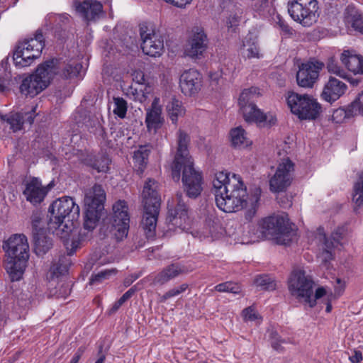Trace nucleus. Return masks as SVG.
<instances>
[{"instance_id": "nucleus-11", "label": "nucleus", "mask_w": 363, "mask_h": 363, "mask_svg": "<svg viewBox=\"0 0 363 363\" xmlns=\"http://www.w3.org/2000/svg\"><path fill=\"white\" fill-rule=\"evenodd\" d=\"M259 94V89L256 87L245 89L240 94L238 103L243 118L247 123H256L267 122L269 118V124L273 125L277 121L276 118L272 115L267 116L255 104V99L258 97Z\"/></svg>"}, {"instance_id": "nucleus-62", "label": "nucleus", "mask_w": 363, "mask_h": 363, "mask_svg": "<svg viewBox=\"0 0 363 363\" xmlns=\"http://www.w3.org/2000/svg\"><path fill=\"white\" fill-rule=\"evenodd\" d=\"M279 26L284 31L287 32L289 30V26L281 20H279Z\"/></svg>"}, {"instance_id": "nucleus-36", "label": "nucleus", "mask_w": 363, "mask_h": 363, "mask_svg": "<svg viewBox=\"0 0 363 363\" xmlns=\"http://www.w3.org/2000/svg\"><path fill=\"white\" fill-rule=\"evenodd\" d=\"M230 135L231 144L235 148H244L251 144L245 130L241 127L232 129Z\"/></svg>"}, {"instance_id": "nucleus-22", "label": "nucleus", "mask_w": 363, "mask_h": 363, "mask_svg": "<svg viewBox=\"0 0 363 363\" xmlns=\"http://www.w3.org/2000/svg\"><path fill=\"white\" fill-rule=\"evenodd\" d=\"M347 86L340 79L330 77L325 84L321 97L327 102H334L339 99L347 91Z\"/></svg>"}, {"instance_id": "nucleus-27", "label": "nucleus", "mask_w": 363, "mask_h": 363, "mask_svg": "<svg viewBox=\"0 0 363 363\" xmlns=\"http://www.w3.org/2000/svg\"><path fill=\"white\" fill-rule=\"evenodd\" d=\"M36 107H33L32 109L27 112H18L11 113L5 116L4 120L10 125V128L13 131H18L23 128L25 123L30 125L36 116Z\"/></svg>"}, {"instance_id": "nucleus-56", "label": "nucleus", "mask_w": 363, "mask_h": 363, "mask_svg": "<svg viewBox=\"0 0 363 363\" xmlns=\"http://www.w3.org/2000/svg\"><path fill=\"white\" fill-rule=\"evenodd\" d=\"M84 350V347H79L69 363H78Z\"/></svg>"}, {"instance_id": "nucleus-33", "label": "nucleus", "mask_w": 363, "mask_h": 363, "mask_svg": "<svg viewBox=\"0 0 363 363\" xmlns=\"http://www.w3.org/2000/svg\"><path fill=\"white\" fill-rule=\"evenodd\" d=\"M345 18L347 23L355 30L363 34V15L356 7L352 5L347 6L345 12Z\"/></svg>"}, {"instance_id": "nucleus-14", "label": "nucleus", "mask_w": 363, "mask_h": 363, "mask_svg": "<svg viewBox=\"0 0 363 363\" xmlns=\"http://www.w3.org/2000/svg\"><path fill=\"white\" fill-rule=\"evenodd\" d=\"M130 223L128 206L124 200H118L113 205L112 234L118 241L128 235Z\"/></svg>"}, {"instance_id": "nucleus-44", "label": "nucleus", "mask_w": 363, "mask_h": 363, "mask_svg": "<svg viewBox=\"0 0 363 363\" xmlns=\"http://www.w3.org/2000/svg\"><path fill=\"white\" fill-rule=\"evenodd\" d=\"M354 116L353 113L351 112L350 106L345 109L344 108H339L334 110L332 114V121L336 123H343L345 119Z\"/></svg>"}, {"instance_id": "nucleus-40", "label": "nucleus", "mask_w": 363, "mask_h": 363, "mask_svg": "<svg viewBox=\"0 0 363 363\" xmlns=\"http://www.w3.org/2000/svg\"><path fill=\"white\" fill-rule=\"evenodd\" d=\"M336 283H337V285L335 286V294H333L331 291H327V294L323 296V297H325V296L326 297L325 298V304H326L325 311L328 313H330L332 311V304H331L332 300L333 298H335L336 296H340L342 294V293L343 292L344 289H345L344 283L342 281V280L340 279L337 278L336 279Z\"/></svg>"}, {"instance_id": "nucleus-20", "label": "nucleus", "mask_w": 363, "mask_h": 363, "mask_svg": "<svg viewBox=\"0 0 363 363\" xmlns=\"http://www.w3.org/2000/svg\"><path fill=\"white\" fill-rule=\"evenodd\" d=\"M182 91L188 96L199 92L202 85V77L196 69H189L184 71L179 79Z\"/></svg>"}, {"instance_id": "nucleus-5", "label": "nucleus", "mask_w": 363, "mask_h": 363, "mask_svg": "<svg viewBox=\"0 0 363 363\" xmlns=\"http://www.w3.org/2000/svg\"><path fill=\"white\" fill-rule=\"evenodd\" d=\"M3 248L7 255L6 269L11 281H19L24 273L29 259V245L23 234L11 236L4 242Z\"/></svg>"}, {"instance_id": "nucleus-28", "label": "nucleus", "mask_w": 363, "mask_h": 363, "mask_svg": "<svg viewBox=\"0 0 363 363\" xmlns=\"http://www.w3.org/2000/svg\"><path fill=\"white\" fill-rule=\"evenodd\" d=\"M102 4L96 1L85 0L77 6V11L88 22L96 21L102 13Z\"/></svg>"}, {"instance_id": "nucleus-32", "label": "nucleus", "mask_w": 363, "mask_h": 363, "mask_svg": "<svg viewBox=\"0 0 363 363\" xmlns=\"http://www.w3.org/2000/svg\"><path fill=\"white\" fill-rule=\"evenodd\" d=\"M242 55L247 59L262 57V54L260 52V48L258 43L255 38L251 35H247L242 41L241 48Z\"/></svg>"}, {"instance_id": "nucleus-59", "label": "nucleus", "mask_w": 363, "mask_h": 363, "mask_svg": "<svg viewBox=\"0 0 363 363\" xmlns=\"http://www.w3.org/2000/svg\"><path fill=\"white\" fill-rule=\"evenodd\" d=\"M350 359L352 363H359L362 359V352L359 351L355 350L354 354L350 357Z\"/></svg>"}, {"instance_id": "nucleus-53", "label": "nucleus", "mask_w": 363, "mask_h": 363, "mask_svg": "<svg viewBox=\"0 0 363 363\" xmlns=\"http://www.w3.org/2000/svg\"><path fill=\"white\" fill-rule=\"evenodd\" d=\"M242 315L245 321H254L258 318V314L252 307L244 309L242 311Z\"/></svg>"}, {"instance_id": "nucleus-8", "label": "nucleus", "mask_w": 363, "mask_h": 363, "mask_svg": "<svg viewBox=\"0 0 363 363\" xmlns=\"http://www.w3.org/2000/svg\"><path fill=\"white\" fill-rule=\"evenodd\" d=\"M45 46V38L41 30H38L33 38L25 39L19 43L13 52V61L20 67L30 65L38 58Z\"/></svg>"}, {"instance_id": "nucleus-12", "label": "nucleus", "mask_w": 363, "mask_h": 363, "mask_svg": "<svg viewBox=\"0 0 363 363\" xmlns=\"http://www.w3.org/2000/svg\"><path fill=\"white\" fill-rule=\"evenodd\" d=\"M316 0H289L288 12L290 16L303 26H311L318 18Z\"/></svg>"}, {"instance_id": "nucleus-1", "label": "nucleus", "mask_w": 363, "mask_h": 363, "mask_svg": "<svg viewBox=\"0 0 363 363\" xmlns=\"http://www.w3.org/2000/svg\"><path fill=\"white\" fill-rule=\"evenodd\" d=\"M213 193L216 206L225 213L237 212L250 204V208L245 213L250 221L256 213V206L259 201L261 189L257 188L248 197L246 186L240 175L225 172L215 174L213 180Z\"/></svg>"}, {"instance_id": "nucleus-47", "label": "nucleus", "mask_w": 363, "mask_h": 363, "mask_svg": "<svg viewBox=\"0 0 363 363\" xmlns=\"http://www.w3.org/2000/svg\"><path fill=\"white\" fill-rule=\"evenodd\" d=\"M114 108L113 112L121 118H124L127 112V103L120 97L114 98Z\"/></svg>"}, {"instance_id": "nucleus-41", "label": "nucleus", "mask_w": 363, "mask_h": 363, "mask_svg": "<svg viewBox=\"0 0 363 363\" xmlns=\"http://www.w3.org/2000/svg\"><path fill=\"white\" fill-rule=\"evenodd\" d=\"M46 23L50 26L62 28L68 23L69 16L68 14L49 13L45 18Z\"/></svg>"}, {"instance_id": "nucleus-29", "label": "nucleus", "mask_w": 363, "mask_h": 363, "mask_svg": "<svg viewBox=\"0 0 363 363\" xmlns=\"http://www.w3.org/2000/svg\"><path fill=\"white\" fill-rule=\"evenodd\" d=\"M144 208V213L142 220V227L147 238H153L155 235V229L160 207Z\"/></svg>"}, {"instance_id": "nucleus-16", "label": "nucleus", "mask_w": 363, "mask_h": 363, "mask_svg": "<svg viewBox=\"0 0 363 363\" xmlns=\"http://www.w3.org/2000/svg\"><path fill=\"white\" fill-rule=\"evenodd\" d=\"M294 164L289 158L284 159L277 166L269 179V189L272 192H281L289 187L293 180Z\"/></svg>"}, {"instance_id": "nucleus-55", "label": "nucleus", "mask_w": 363, "mask_h": 363, "mask_svg": "<svg viewBox=\"0 0 363 363\" xmlns=\"http://www.w3.org/2000/svg\"><path fill=\"white\" fill-rule=\"evenodd\" d=\"M270 338L272 340V346L276 350H279L281 344L284 342V341L281 339L279 334L276 331H272L270 333Z\"/></svg>"}, {"instance_id": "nucleus-21", "label": "nucleus", "mask_w": 363, "mask_h": 363, "mask_svg": "<svg viewBox=\"0 0 363 363\" xmlns=\"http://www.w3.org/2000/svg\"><path fill=\"white\" fill-rule=\"evenodd\" d=\"M177 206L174 210L169 211L167 220L173 226L184 229L189 220L188 208L181 194L177 195Z\"/></svg>"}, {"instance_id": "nucleus-7", "label": "nucleus", "mask_w": 363, "mask_h": 363, "mask_svg": "<svg viewBox=\"0 0 363 363\" xmlns=\"http://www.w3.org/2000/svg\"><path fill=\"white\" fill-rule=\"evenodd\" d=\"M259 225L264 236H269L279 245H289L296 235L288 215L284 213L263 218Z\"/></svg>"}, {"instance_id": "nucleus-43", "label": "nucleus", "mask_w": 363, "mask_h": 363, "mask_svg": "<svg viewBox=\"0 0 363 363\" xmlns=\"http://www.w3.org/2000/svg\"><path fill=\"white\" fill-rule=\"evenodd\" d=\"M82 65L79 62H73L67 65L62 70V76L66 78H73L80 76Z\"/></svg>"}, {"instance_id": "nucleus-52", "label": "nucleus", "mask_w": 363, "mask_h": 363, "mask_svg": "<svg viewBox=\"0 0 363 363\" xmlns=\"http://www.w3.org/2000/svg\"><path fill=\"white\" fill-rule=\"evenodd\" d=\"M188 285L186 284H183L179 287L172 289L166 292L162 297V301H166L172 297L176 296L185 291L187 289Z\"/></svg>"}, {"instance_id": "nucleus-2", "label": "nucleus", "mask_w": 363, "mask_h": 363, "mask_svg": "<svg viewBox=\"0 0 363 363\" xmlns=\"http://www.w3.org/2000/svg\"><path fill=\"white\" fill-rule=\"evenodd\" d=\"M189 141L186 133L178 132L177 152L171 166L172 176L175 181L182 179L184 191L189 198L196 199L203 191V176L194 168L188 149Z\"/></svg>"}, {"instance_id": "nucleus-49", "label": "nucleus", "mask_w": 363, "mask_h": 363, "mask_svg": "<svg viewBox=\"0 0 363 363\" xmlns=\"http://www.w3.org/2000/svg\"><path fill=\"white\" fill-rule=\"evenodd\" d=\"M215 289L219 292H229L232 294H238L240 292V286L232 281L219 284L215 286Z\"/></svg>"}, {"instance_id": "nucleus-46", "label": "nucleus", "mask_w": 363, "mask_h": 363, "mask_svg": "<svg viewBox=\"0 0 363 363\" xmlns=\"http://www.w3.org/2000/svg\"><path fill=\"white\" fill-rule=\"evenodd\" d=\"M255 284L265 290L272 291L276 288V283L267 274L258 276L255 279Z\"/></svg>"}, {"instance_id": "nucleus-60", "label": "nucleus", "mask_w": 363, "mask_h": 363, "mask_svg": "<svg viewBox=\"0 0 363 363\" xmlns=\"http://www.w3.org/2000/svg\"><path fill=\"white\" fill-rule=\"evenodd\" d=\"M122 306V303L119 302V301H116L114 302V303L112 305L111 308L108 310V313L113 314L115 313L119 308Z\"/></svg>"}, {"instance_id": "nucleus-38", "label": "nucleus", "mask_w": 363, "mask_h": 363, "mask_svg": "<svg viewBox=\"0 0 363 363\" xmlns=\"http://www.w3.org/2000/svg\"><path fill=\"white\" fill-rule=\"evenodd\" d=\"M67 255L60 256L58 261L57 262H54L51 266L50 271L54 276L59 277L67 272L71 264V260L69 257L72 255L69 254V251L67 250Z\"/></svg>"}, {"instance_id": "nucleus-9", "label": "nucleus", "mask_w": 363, "mask_h": 363, "mask_svg": "<svg viewBox=\"0 0 363 363\" xmlns=\"http://www.w3.org/2000/svg\"><path fill=\"white\" fill-rule=\"evenodd\" d=\"M286 101L291 112L300 120H315L322 111L321 105L308 94L289 92Z\"/></svg>"}, {"instance_id": "nucleus-64", "label": "nucleus", "mask_w": 363, "mask_h": 363, "mask_svg": "<svg viewBox=\"0 0 363 363\" xmlns=\"http://www.w3.org/2000/svg\"><path fill=\"white\" fill-rule=\"evenodd\" d=\"M38 223V220L37 218H34V219H33V227H35V228H36V226H37V223ZM35 230L36 231H38V230H37V229H35Z\"/></svg>"}, {"instance_id": "nucleus-6", "label": "nucleus", "mask_w": 363, "mask_h": 363, "mask_svg": "<svg viewBox=\"0 0 363 363\" xmlns=\"http://www.w3.org/2000/svg\"><path fill=\"white\" fill-rule=\"evenodd\" d=\"M313 286L312 277L301 268L294 269L288 280L291 294L310 308L315 307L317 300L327 294V289L324 286L318 287L313 294Z\"/></svg>"}, {"instance_id": "nucleus-25", "label": "nucleus", "mask_w": 363, "mask_h": 363, "mask_svg": "<svg viewBox=\"0 0 363 363\" xmlns=\"http://www.w3.org/2000/svg\"><path fill=\"white\" fill-rule=\"evenodd\" d=\"M159 101L160 99L155 98L152 102L151 107L146 112L145 123L150 133H155L164 123V118L162 116V107Z\"/></svg>"}, {"instance_id": "nucleus-48", "label": "nucleus", "mask_w": 363, "mask_h": 363, "mask_svg": "<svg viewBox=\"0 0 363 363\" xmlns=\"http://www.w3.org/2000/svg\"><path fill=\"white\" fill-rule=\"evenodd\" d=\"M116 271L115 269H106L99 272L97 274H92L89 279L90 285H96L101 283L104 280L108 279L111 274H115Z\"/></svg>"}, {"instance_id": "nucleus-37", "label": "nucleus", "mask_w": 363, "mask_h": 363, "mask_svg": "<svg viewBox=\"0 0 363 363\" xmlns=\"http://www.w3.org/2000/svg\"><path fill=\"white\" fill-rule=\"evenodd\" d=\"M167 110L169 118L174 124H177L178 118L183 116L185 113V109L182 106V103L174 98L172 99L167 105Z\"/></svg>"}, {"instance_id": "nucleus-42", "label": "nucleus", "mask_w": 363, "mask_h": 363, "mask_svg": "<svg viewBox=\"0 0 363 363\" xmlns=\"http://www.w3.org/2000/svg\"><path fill=\"white\" fill-rule=\"evenodd\" d=\"M242 11L240 9H237L233 11H231L229 16L226 18V26L228 30L235 31L237 27L239 26L241 20Z\"/></svg>"}, {"instance_id": "nucleus-63", "label": "nucleus", "mask_w": 363, "mask_h": 363, "mask_svg": "<svg viewBox=\"0 0 363 363\" xmlns=\"http://www.w3.org/2000/svg\"><path fill=\"white\" fill-rule=\"evenodd\" d=\"M105 359V355H101L95 363H104Z\"/></svg>"}, {"instance_id": "nucleus-58", "label": "nucleus", "mask_w": 363, "mask_h": 363, "mask_svg": "<svg viewBox=\"0 0 363 363\" xmlns=\"http://www.w3.org/2000/svg\"><path fill=\"white\" fill-rule=\"evenodd\" d=\"M135 293V289L130 288L128 289L123 296L118 299L119 302L122 303V305L127 301Z\"/></svg>"}, {"instance_id": "nucleus-54", "label": "nucleus", "mask_w": 363, "mask_h": 363, "mask_svg": "<svg viewBox=\"0 0 363 363\" xmlns=\"http://www.w3.org/2000/svg\"><path fill=\"white\" fill-rule=\"evenodd\" d=\"M133 79L138 86H148L144 73L140 70H135L133 73Z\"/></svg>"}, {"instance_id": "nucleus-57", "label": "nucleus", "mask_w": 363, "mask_h": 363, "mask_svg": "<svg viewBox=\"0 0 363 363\" xmlns=\"http://www.w3.org/2000/svg\"><path fill=\"white\" fill-rule=\"evenodd\" d=\"M166 2L172 4L177 7H184L189 4L192 0H164Z\"/></svg>"}, {"instance_id": "nucleus-24", "label": "nucleus", "mask_w": 363, "mask_h": 363, "mask_svg": "<svg viewBox=\"0 0 363 363\" xmlns=\"http://www.w3.org/2000/svg\"><path fill=\"white\" fill-rule=\"evenodd\" d=\"M159 184L155 180L148 179L142 192L143 207H160L161 198L158 192Z\"/></svg>"}, {"instance_id": "nucleus-50", "label": "nucleus", "mask_w": 363, "mask_h": 363, "mask_svg": "<svg viewBox=\"0 0 363 363\" xmlns=\"http://www.w3.org/2000/svg\"><path fill=\"white\" fill-rule=\"evenodd\" d=\"M328 72L334 74L341 78L347 79L348 74L347 72L341 67L338 63L333 60H330L327 65Z\"/></svg>"}, {"instance_id": "nucleus-31", "label": "nucleus", "mask_w": 363, "mask_h": 363, "mask_svg": "<svg viewBox=\"0 0 363 363\" xmlns=\"http://www.w3.org/2000/svg\"><path fill=\"white\" fill-rule=\"evenodd\" d=\"M111 160L108 155L104 152H99L96 155H90L86 159V163L98 172L106 173L110 169Z\"/></svg>"}, {"instance_id": "nucleus-34", "label": "nucleus", "mask_w": 363, "mask_h": 363, "mask_svg": "<svg viewBox=\"0 0 363 363\" xmlns=\"http://www.w3.org/2000/svg\"><path fill=\"white\" fill-rule=\"evenodd\" d=\"M34 251L38 256L45 255L52 246V240L45 235L43 230L33 233Z\"/></svg>"}, {"instance_id": "nucleus-17", "label": "nucleus", "mask_w": 363, "mask_h": 363, "mask_svg": "<svg viewBox=\"0 0 363 363\" xmlns=\"http://www.w3.org/2000/svg\"><path fill=\"white\" fill-rule=\"evenodd\" d=\"M208 39L201 27H194L189 37L184 54L193 60H200L204 57L208 48Z\"/></svg>"}, {"instance_id": "nucleus-3", "label": "nucleus", "mask_w": 363, "mask_h": 363, "mask_svg": "<svg viewBox=\"0 0 363 363\" xmlns=\"http://www.w3.org/2000/svg\"><path fill=\"white\" fill-rule=\"evenodd\" d=\"M106 200V194L99 184H94L87 191L84 197L86 207L83 227L77 231V237L73 235L69 242L66 238L67 250L69 255H73L80 247L84 241L91 237L92 231L95 229L101 217V211L104 208V202Z\"/></svg>"}, {"instance_id": "nucleus-23", "label": "nucleus", "mask_w": 363, "mask_h": 363, "mask_svg": "<svg viewBox=\"0 0 363 363\" xmlns=\"http://www.w3.org/2000/svg\"><path fill=\"white\" fill-rule=\"evenodd\" d=\"M88 122L89 124H86V126H87L89 128V127L91 128V130H89V131L94 133L96 135L101 136L103 140L106 142L107 145L110 147H113L116 145L115 143L118 141V140L124 136L123 130L122 128L114 125L111 128L110 134V136L113 138V140L108 139L104 128L101 125L96 118H89Z\"/></svg>"}, {"instance_id": "nucleus-30", "label": "nucleus", "mask_w": 363, "mask_h": 363, "mask_svg": "<svg viewBox=\"0 0 363 363\" xmlns=\"http://www.w3.org/2000/svg\"><path fill=\"white\" fill-rule=\"evenodd\" d=\"M341 62L354 74H363V56L350 50H345L340 57Z\"/></svg>"}, {"instance_id": "nucleus-61", "label": "nucleus", "mask_w": 363, "mask_h": 363, "mask_svg": "<svg viewBox=\"0 0 363 363\" xmlns=\"http://www.w3.org/2000/svg\"><path fill=\"white\" fill-rule=\"evenodd\" d=\"M220 74L219 73H211L210 78L212 81L218 82Z\"/></svg>"}, {"instance_id": "nucleus-18", "label": "nucleus", "mask_w": 363, "mask_h": 363, "mask_svg": "<svg viewBox=\"0 0 363 363\" xmlns=\"http://www.w3.org/2000/svg\"><path fill=\"white\" fill-rule=\"evenodd\" d=\"M323 67V63L318 61L301 64L296 73L298 85L303 88H312L316 82L319 72Z\"/></svg>"}, {"instance_id": "nucleus-15", "label": "nucleus", "mask_w": 363, "mask_h": 363, "mask_svg": "<svg viewBox=\"0 0 363 363\" xmlns=\"http://www.w3.org/2000/svg\"><path fill=\"white\" fill-rule=\"evenodd\" d=\"M318 231L317 239L320 242L321 250L318 254V257L323 262L327 263L333 259V249L341 244L340 241L345 235L347 229L345 226L337 227L332 233L330 239L325 236L323 228H318Z\"/></svg>"}, {"instance_id": "nucleus-19", "label": "nucleus", "mask_w": 363, "mask_h": 363, "mask_svg": "<svg viewBox=\"0 0 363 363\" xmlns=\"http://www.w3.org/2000/svg\"><path fill=\"white\" fill-rule=\"evenodd\" d=\"M50 189V184L44 186L38 178L33 177L25 184L23 194L28 202L35 206L43 201Z\"/></svg>"}, {"instance_id": "nucleus-45", "label": "nucleus", "mask_w": 363, "mask_h": 363, "mask_svg": "<svg viewBox=\"0 0 363 363\" xmlns=\"http://www.w3.org/2000/svg\"><path fill=\"white\" fill-rule=\"evenodd\" d=\"M352 201L357 206L363 205V173L359 180L354 185Z\"/></svg>"}, {"instance_id": "nucleus-35", "label": "nucleus", "mask_w": 363, "mask_h": 363, "mask_svg": "<svg viewBox=\"0 0 363 363\" xmlns=\"http://www.w3.org/2000/svg\"><path fill=\"white\" fill-rule=\"evenodd\" d=\"M150 152V148L148 145H140L138 149L134 152L133 162L138 172L143 173L147 163Z\"/></svg>"}, {"instance_id": "nucleus-4", "label": "nucleus", "mask_w": 363, "mask_h": 363, "mask_svg": "<svg viewBox=\"0 0 363 363\" xmlns=\"http://www.w3.org/2000/svg\"><path fill=\"white\" fill-rule=\"evenodd\" d=\"M50 213L48 228L61 239L68 238L77 232L79 218V207L69 196L59 198L49 207Z\"/></svg>"}, {"instance_id": "nucleus-26", "label": "nucleus", "mask_w": 363, "mask_h": 363, "mask_svg": "<svg viewBox=\"0 0 363 363\" xmlns=\"http://www.w3.org/2000/svg\"><path fill=\"white\" fill-rule=\"evenodd\" d=\"M184 272L185 268L184 266L178 263H174L163 268L157 274L150 276L149 278L152 281L153 284L163 285Z\"/></svg>"}, {"instance_id": "nucleus-39", "label": "nucleus", "mask_w": 363, "mask_h": 363, "mask_svg": "<svg viewBox=\"0 0 363 363\" xmlns=\"http://www.w3.org/2000/svg\"><path fill=\"white\" fill-rule=\"evenodd\" d=\"M150 92V86H138V84H135L130 86L128 94H132L135 101L143 103L147 99V94Z\"/></svg>"}, {"instance_id": "nucleus-13", "label": "nucleus", "mask_w": 363, "mask_h": 363, "mask_svg": "<svg viewBox=\"0 0 363 363\" xmlns=\"http://www.w3.org/2000/svg\"><path fill=\"white\" fill-rule=\"evenodd\" d=\"M140 35L142 40L141 48L145 55L151 57L162 55L164 50L163 37L153 28L152 25L140 24Z\"/></svg>"}, {"instance_id": "nucleus-51", "label": "nucleus", "mask_w": 363, "mask_h": 363, "mask_svg": "<svg viewBox=\"0 0 363 363\" xmlns=\"http://www.w3.org/2000/svg\"><path fill=\"white\" fill-rule=\"evenodd\" d=\"M354 116L363 115V91L349 105Z\"/></svg>"}, {"instance_id": "nucleus-10", "label": "nucleus", "mask_w": 363, "mask_h": 363, "mask_svg": "<svg viewBox=\"0 0 363 363\" xmlns=\"http://www.w3.org/2000/svg\"><path fill=\"white\" fill-rule=\"evenodd\" d=\"M55 72L54 61H47L39 65L35 72L25 78L20 86L23 94L34 97L50 84Z\"/></svg>"}]
</instances>
